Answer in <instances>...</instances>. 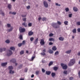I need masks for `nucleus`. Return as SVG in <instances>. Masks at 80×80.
Returning a JSON list of instances; mask_svg holds the SVG:
<instances>
[{
	"label": "nucleus",
	"mask_w": 80,
	"mask_h": 80,
	"mask_svg": "<svg viewBox=\"0 0 80 80\" xmlns=\"http://www.w3.org/2000/svg\"><path fill=\"white\" fill-rule=\"evenodd\" d=\"M19 38L20 39V40H22L23 39V36H22V35H21L19 36Z\"/></svg>",
	"instance_id": "f704fd0d"
},
{
	"label": "nucleus",
	"mask_w": 80,
	"mask_h": 80,
	"mask_svg": "<svg viewBox=\"0 0 80 80\" xmlns=\"http://www.w3.org/2000/svg\"><path fill=\"white\" fill-rule=\"evenodd\" d=\"M75 62V60L74 59H72L70 61V62L69 63L68 65L69 67L73 65L74 64Z\"/></svg>",
	"instance_id": "f257e3e1"
},
{
	"label": "nucleus",
	"mask_w": 80,
	"mask_h": 80,
	"mask_svg": "<svg viewBox=\"0 0 80 80\" xmlns=\"http://www.w3.org/2000/svg\"><path fill=\"white\" fill-rule=\"evenodd\" d=\"M61 65L63 69L64 70H66L67 69V65H64L63 63H61Z\"/></svg>",
	"instance_id": "39448f33"
},
{
	"label": "nucleus",
	"mask_w": 80,
	"mask_h": 80,
	"mask_svg": "<svg viewBox=\"0 0 80 80\" xmlns=\"http://www.w3.org/2000/svg\"><path fill=\"white\" fill-rule=\"evenodd\" d=\"M46 73L47 75H50L51 72L50 71H46Z\"/></svg>",
	"instance_id": "f3484780"
},
{
	"label": "nucleus",
	"mask_w": 80,
	"mask_h": 80,
	"mask_svg": "<svg viewBox=\"0 0 80 80\" xmlns=\"http://www.w3.org/2000/svg\"><path fill=\"white\" fill-rule=\"evenodd\" d=\"M27 9H29V8H30V6H28L27 7Z\"/></svg>",
	"instance_id": "09e8293b"
},
{
	"label": "nucleus",
	"mask_w": 80,
	"mask_h": 80,
	"mask_svg": "<svg viewBox=\"0 0 80 80\" xmlns=\"http://www.w3.org/2000/svg\"><path fill=\"white\" fill-rule=\"evenodd\" d=\"M53 70H54L55 71H57V70H58V68L57 67H54Z\"/></svg>",
	"instance_id": "393cba45"
},
{
	"label": "nucleus",
	"mask_w": 80,
	"mask_h": 80,
	"mask_svg": "<svg viewBox=\"0 0 80 80\" xmlns=\"http://www.w3.org/2000/svg\"><path fill=\"white\" fill-rule=\"evenodd\" d=\"M58 23L59 25H61V22L60 21H58Z\"/></svg>",
	"instance_id": "13d9d810"
},
{
	"label": "nucleus",
	"mask_w": 80,
	"mask_h": 80,
	"mask_svg": "<svg viewBox=\"0 0 80 80\" xmlns=\"http://www.w3.org/2000/svg\"><path fill=\"white\" fill-rule=\"evenodd\" d=\"M7 65V62L5 63H2L1 64V65L2 67H5V66H6Z\"/></svg>",
	"instance_id": "ddd939ff"
},
{
	"label": "nucleus",
	"mask_w": 80,
	"mask_h": 80,
	"mask_svg": "<svg viewBox=\"0 0 80 80\" xmlns=\"http://www.w3.org/2000/svg\"><path fill=\"white\" fill-rule=\"evenodd\" d=\"M53 35V34L52 33H51L49 35V37H52Z\"/></svg>",
	"instance_id": "c03bdc74"
},
{
	"label": "nucleus",
	"mask_w": 80,
	"mask_h": 80,
	"mask_svg": "<svg viewBox=\"0 0 80 80\" xmlns=\"http://www.w3.org/2000/svg\"><path fill=\"white\" fill-rule=\"evenodd\" d=\"M1 14L2 15H3V16H4V14L3 12H2L1 13Z\"/></svg>",
	"instance_id": "0e129e2a"
},
{
	"label": "nucleus",
	"mask_w": 80,
	"mask_h": 80,
	"mask_svg": "<svg viewBox=\"0 0 80 80\" xmlns=\"http://www.w3.org/2000/svg\"><path fill=\"white\" fill-rule=\"evenodd\" d=\"M49 45H53V43H52V42H50L49 43Z\"/></svg>",
	"instance_id": "680f3d73"
},
{
	"label": "nucleus",
	"mask_w": 80,
	"mask_h": 80,
	"mask_svg": "<svg viewBox=\"0 0 80 80\" xmlns=\"http://www.w3.org/2000/svg\"><path fill=\"white\" fill-rule=\"evenodd\" d=\"M76 29L75 28L72 30V32L74 33H76Z\"/></svg>",
	"instance_id": "5701e85b"
},
{
	"label": "nucleus",
	"mask_w": 80,
	"mask_h": 80,
	"mask_svg": "<svg viewBox=\"0 0 80 80\" xmlns=\"http://www.w3.org/2000/svg\"><path fill=\"white\" fill-rule=\"evenodd\" d=\"M57 48L55 46H53V47L52 48V50H53L54 51H55V50H57Z\"/></svg>",
	"instance_id": "2eb2a0df"
},
{
	"label": "nucleus",
	"mask_w": 80,
	"mask_h": 80,
	"mask_svg": "<svg viewBox=\"0 0 80 80\" xmlns=\"http://www.w3.org/2000/svg\"><path fill=\"white\" fill-rule=\"evenodd\" d=\"M12 54V52L11 51H10V50L8 51L7 53V55L8 56H10Z\"/></svg>",
	"instance_id": "6e6552de"
},
{
	"label": "nucleus",
	"mask_w": 80,
	"mask_h": 80,
	"mask_svg": "<svg viewBox=\"0 0 80 80\" xmlns=\"http://www.w3.org/2000/svg\"><path fill=\"white\" fill-rule=\"evenodd\" d=\"M22 45H25V41H22Z\"/></svg>",
	"instance_id": "3c124183"
},
{
	"label": "nucleus",
	"mask_w": 80,
	"mask_h": 80,
	"mask_svg": "<svg viewBox=\"0 0 80 80\" xmlns=\"http://www.w3.org/2000/svg\"><path fill=\"white\" fill-rule=\"evenodd\" d=\"M24 53V51H22L20 52V55H23Z\"/></svg>",
	"instance_id": "473e14b6"
},
{
	"label": "nucleus",
	"mask_w": 80,
	"mask_h": 80,
	"mask_svg": "<svg viewBox=\"0 0 80 80\" xmlns=\"http://www.w3.org/2000/svg\"><path fill=\"white\" fill-rule=\"evenodd\" d=\"M22 17H27V15H22Z\"/></svg>",
	"instance_id": "864d4df0"
},
{
	"label": "nucleus",
	"mask_w": 80,
	"mask_h": 80,
	"mask_svg": "<svg viewBox=\"0 0 80 80\" xmlns=\"http://www.w3.org/2000/svg\"><path fill=\"white\" fill-rule=\"evenodd\" d=\"M71 52V50H70L67 51L65 52V53H70Z\"/></svg>",
	"instance_id": "bb28decb"
},
{
	"label": "nucleus",
	"mask_w": 80,
	"mask_h": 80,
	"mask_svg": "<svg viewBox=\"0 0 80 80\" xmlns=\"http://www.w3.org/2000/svg\"><path fill=\"white\" fill-rule=\"evenodd\" d=\"M23 44L22 43H19L18 44V46L19 47H20L21 46H22Z\"/></svg>",
	"instance_id": "4be33fe9"
},
{
	"label": "nucleus",
	"mask_w": 80,
	"mask_h": 80,
	"mask_svg": "<svg viewBox=\"0 0 80 80\" xmlns=\"http://www.w3.org/2000/svg\"><path fill=\"white\" fill-rule=\"evenodd\" d=\"M76 25H78V26L80 25V22H76Z\"/></svg>",
	"instance_id": "c85d7f7f"
},
{
	"label": "nucleus",
	"mask_w": 80,
	"mask_h": 80,
	"mask_svg": "<svg viewBox=\"0 0 80 80\" xmlns=\"http://www.w3.org/2000/svg\"><path fill=\"white\" fill-rule=\"evenodd\" d=\"M40 43L42 45H43L45 44V42L43 40H41Z\"/></svg>",
	"instance_id": "4468645a"
},
{
	"label": "nucleus",
	"mask_w": 80,
	"mask_h": 80,
	"mask_svg": "<svg viewBox=\"0 0 80 80\" xmlns=\"http://www.w3.org/2000/svg\"><path fill=\"white\" fill-rule=\"evenodd\" d=\"M41 19H42L41 17H39L38 18V20L39 22H40V20Z\"/></svg>",
	"instance_id": "6e6d98bb"
},
{
	"label": "nucleus",
	"mask_w": 80,
	"mask_h": 80,
	"mask_svg": "<svg viewBox=\"0 0 80 80\" xmlns=\"http://www.w3.org/2000/svg\"><path fill=\"white\" fill-rule=\"evenodd\" d=\"M44 5L46 8H47L48 7V4L47 2L44 1L43 2Z\"/></svg>",
	"instance_id": "1a4fd4ad"
},
{
	"label": "nucleus",
	"mask_w": 80,
	"mask_h": 80,
	"mask_svg": "<svg viewBox=\"0 0 80 80\" xmlns=\"http://www.w3.org/2000/svg\"><path fill=\"white\" fill-rule=\"evenodd\" d=\"M34 39V38L33 37H32L30 39V40H33Z\"/></svg>",
	"instance_id": "4d7b16f0"
},
{
	"label": "nucleus",
	"mask_w": 80,
	"mask_h": 80,
	"mask_svg": "<svg viewBox=\"0 0 80 80\" xmlns=\"http://www.w3.org/2000/svg\"><path fill=\"white\" fill-rule=\"evenodd\" d=\"M19 30L20 33H23L25 32V28H22V27H20L19 28Z\"/></svg>",
	"instance_id": "20e7f679"
},
{
	"label": "nucleus",
	"mask_w": 80,
	"mask_h": 80,
	"mask_svg": "<svg viewBox=\"0 0 80 80\" xmlns=\"http://www.w3.org/2000/svg\"><path fill=\"white\" fill-rule=\"evenodd\" d=\"M36 75H38L39 74V71H36Z\"/></svg>",
	"instance_id": "de8ad7c7"
},
{
	"label": "nucleus",
	"mask_w": 80,
	"mask_h": 80,
	"mask_svg": "<svg viewBox=\"0 0 80 80\" xmlns=\"http://www.w3.org/2000/svg\"><path fill=\"white\" fill-rule=\"evenodd\" d=\"M8 68L9 70V73L10 74L14 73V71H12V70H13V67L12 66H9Z\"/></svg>",
	"instance_id": "7ed1b4c3"
},
{
	"label": "nucleus",
	"mask_w": 80,
	"mask_h": 80,
	"mask_svg": "<svg viewBox=\"0 0 80 80\" xmlns=\"http://www.w3.org/2000/svg\"><path fill=\"white\" fill-rule=\"evenodd\" d=\"M56 5L57 6H58L59 7H60V4H58V3H56Z\"/></svg>",
	"instance_id": "a18cd8bd"
},
{
	"label": "nucleus",
	"mask_w": 80,
	"mask_h": 80,
	"mask_svg": "<svg viewBox=\"0 0 80 80\" xmlns=\"http://www.w3.org/2000/svg\"><path fill=\"white\" fill-rule=\"evenodd\" d=\"M10 49L12 50H15V48L14 47H11L10 48Z\"/></svg>",
	"instance_id": "cd10ccee"
},
{
	"label": "nucleus",
	"mask_w": 80,
	"mask_h": 80,
	"mask_svg": "<svg viewBox=\"0 0 80 80\" xmlns=\"http://www.w3.org/2000/svg\"><path fill=\"white\" fill-rule=\"evenodd\" d=\"M42 52L40 53V54L42 57L45 56L46 55V53H45V52H46V49H44L42 50Z\"/></svg>",
	"instance_id": "423d86ee"
},
{
	"label": "nucleus",
	"mask_w": 80,
	"mask_h": 80,
	"mask_svg": "<svg viewBox=\"0 0 80 80\" xmlns=\"http://www.w3.org/2000/svg\"><path fill=\"white\" fill-rule=\"evenodd\" d=\"M73 77H70L69 78V80H73Z\"/></svg>",
	"instance_id": "49530a36"
},
{
	"label": "nucleus",
	"mask_w": 80,
	"mask_h": 80,
	"mask_svg": "<svg viewBox=\"0 0 80 80\" xmlns=\"http://www.w3.org/2000/svg\"><path fill=\"white\" fill-rule=\"evenodd\" d=\"M73 10L75 12H77V11H78V9H77V8L75 7H74L73 8Z\"/></svg>",
	"instance_id": "a211bd4d"
},
{
	"label": "nucleus",
	"mask_w": 80,
	"mask_h": 80,
	"mask_svg": "<svg viewBox=\"0 0 80 80\" xmlns=\"http://www.w3.org/2000/svg\"><path fill=\"white\" fill-rule=\"evenodd\" d=\"M2 52H3V49H2V48H0V52L2 53Z\"/></svg>",
	"instance_id": "603ef678"
},
{
	"label": "nucleus",
	"mask_w": 80,
	"mask_h": 80,
	"mask_svg": "<svg viewBox=\"0 0 80 80\" xmlns=\"http://www.w3.org/2000/svg\"><path fill=\"white\" fill-rule=\"evenodd\" d=\"M6 50V48H4L2 49V51H5Z\"/></svg>",
	"instance_id": "052dcab7"
},
{
	"label": "nucleus",
	"mask_w": 80,
	"mask_h": 80,
	"mask_svg": "<svg viewBox=\"0 0 80 80\" xmlns=\"http://www.w3.org/2000/svg\"><path fill=\"white\" fill-rule=\"evenodd\" d=\"M48 52L50 53V54H52L53 53V51L51 49H49L48 50Z\"/></svg>",
	"instance_id": "dca6fc26"
},
{
	"label": "nucleus",
	"mask_w": 80,
	"mask_h": 80,
	"mask_svg": "<svg viewBox=\"0 0 80 80\" xmlns=\"http://www.w3.org/2000/svg\"><path fill=\"white\" fill-rule=\"evenodd\" d=\"M7 25L8 26V27H10V24H7Z\"/></svg>",
	"instance_id": "5fc2aeb1"
},
{
	"label": "nucleus",
	"mask_w": 80,
	"mask_h": 80,
	"mask_svg": "<svg viewBox=\"0 0 80 80\" xmlns=\"http://www.w3.org/2000/svg\"><path fill=\"white\" fill-rule=\"evenodd\" d=\"M68 21H65L64 22V23L66 25H68Z\"/></svg>",
	"instance_id": "72a5a7b5"
},
{
	"label": "nucleus",
	"mask_w": 80,
	"mask_h": 80,
	"mask_svg": "<svg viewBox=\"0 0 80 80\" xmlns=\"http://www.w3.org/2000/svg\"><path fill=\"white\" fill-rule=\"evenodd\" d=\"M22 25L23 26H24L25 27H27V24L25 22H23L22 23Z\"/></svg>",
	"instance_id": "9b49d317"
},
{
	"label": "nucleus",
	"mask_w": 80,
	"mask_h": 80,
	"mask_svg": "<svg viewBox=\"0 0 80 80\" xmlns=\"http://www.w3.org/2000/svg\"><path fill=\"white\" fill-rule=\"evenodd\" d=\"M53 62H50L49 63V66H51V65L53 64Z\"/></svg>",
	"instance_id": "c756f323"
},
{
	"label": "nucleus",
	"mask_w": 80,
	"mask_h": 80,
	"mask_svg": "<svg viewBox=\"0 0 80 80\" xmlns=\"http://www.w3.org/2000/svg\"><path fill=\"white\" fill-rule=\"evenodd\" d=\"M52 25L54 28H59V25L57 24V23H53L52 24Z\"/></svg>",
	"instance_id": "f03ea898"
},
{
	"label": "nucleus",
	"mask_w": 80,
	"mask_h": 80,
	"mask_svg": "<svg viewBox=\"0 0 80 80\" xmlns=\"http://www.w3.org/2000/svg\"><path fill=\"white\" fill-rule=\"evenodd\" d=\"M49 40H53V38H50Z\"/></svg>",
	"instance_id": "338daca9"
},
{
	"label": "nucleus",
	"mask_w": 80,
	"mask_h": 80,
	"mask_svg": "<svg viewBox=\"0 0 80 80\" xmlns=\"http://www.w3.org/2000/svg\"><path fill=\"white\" fill-rule=\"evenodd\" d=\"M13 30V28H11L10 29H8V32H11V31H12V30Z\"/></svg>",
	"instance_id": "2f4dec72"
},
{
	"label": "nucleus",
	"mask_w": 80,
	"mask_h": 80,
	"mask_svg": "<svg viewBox=\"0 0 80 80\" xmlns=\"http://www.w3.org/2000/svg\"><path fill=\"white\" fill-rule=\"evenodd\" d=\"M38 42V40H36L34 42V43L35 44V45H37V42Z\"/></svg>",
	"instance_id": "58836bf2"
},
{
	"label": "nucleus",
	"mask_w": 80,
	"mask_h": 80,
	"mask_svg": "<svg viewBox=\"0 0 80 80\" xmlns=\"http://www.w3.org/2000/svg\"><path fill=\"white\" fill-rule=\"evenodd\" d=\"M11 62H12V63H16L15 65L17 66V63H16V59H12L10 60Z\"/></svg>",
	"instance_id": "0eeeda50"
},
{
	"label": "nucleus",
	"mask_w": 80,
	"mask_h": 80,
	"mask_svg": "<svg viewBox=\"0 0 80 80\" xmlns=\"http://www.w3.org/2000/svg\"><path fill=\"white\" fill-rule=\"evenodd\" d=\"M32 25V24L31 23H29L28 24V26H29V27H31Z\"/></svg>",
	"instance_id": "ea45409f"
},
{
	"label": "nucleus",
	"mask_w": 80,
	"mask_h": 80,
	"mask_svg": "<svg viewBox=\"0 0 80 80\" xmlns=\"http://www.w3.org/2000/svg\"><path fill=\"white\" fill-rule=\"evenodd\" d=\"M65 10L66 12H68L69 11V9L68 8H65Z\"/></svg>",
	"instance_id": "c9c22d12"
},
{
	"label": "nucleus",
	"mask_w": 80,
	"mask_h": 80,
	"mask_svg": "<svg viewBox=\"0 0 80 80\" xmlns=\"http://www.w3.org/2000/svg\"><path fill=\"white\" fill-rule=\"evenodd\" d=\"M59 53V52L58 51H57L56 52H55L54 55H58V53Z\"/></svg>",
	"instance_id": "b1692460"
},
{
	"label": "nucleus",
	"mask_w": 80,
	"mask_h": 80,
	"mask_svg": "<svg viewBox=\"0 0 80 80\" xmlns=\"http://www.w3.org/2000/svg\"><path fill=\"white\" fill-rule=\"evenodd\" d=\"M63 73L65 75H67V71L65 70L63 72Z\"/></svg>",
	"instance_id": "7c9ffc66"
},
{
	"label": "nucleus",
	"mask_w": 80,
	"mask_h": 80,
	"mask_svg": "<svg viewBox=\"0 0 80 80\" xmlns=\"http://www.w3.org/2000/svg\"><path fill=\"white\" fill-rule=\"evenodd\" d=\"M59 40H64V38L63 37H60L59 38Z\"/></svg>",
	"instance_id": "6ab92c4d"
},
{
	"label": "nucleus",
	"mask_w": 80,
	"mask_h": 80,
	"mask_svg": "<svg viewBox=\"0 0 80 80\" xmlns=\"http://www.w3.org/2000/svg\"><path fill=\"white\" fill-rule=\"evenodd\" d=\"M77 30L78 32H80V28H78L77 29Z\"/></svg>",
	"instance_id": "8fccbe9b"
},
{
	"label": "nucleus",
	"mask_w": 80,
	"mask_h": 80,
	"mask_svg": "<svg viewBox=\"0 0 80 80\" xmlns=\"http://www.w3.org/2000/svg\"><path fill=\"white\" fill-rule=\"evenodd\" d=\"M78 56H80V52H79L78 53Z\"/></svg>",
	"instance_id": "69168bd1"
},
{
	"label": "nucleus",
	"mask_w": 80,
	"mask_h": 80,
	"mask_svg": "<svg viewBox=\"0 0 80 80\" xmlns=\"http://www.w3.org/2000/svg\"><path fill=\"white\" fill-rule=\"evenodd\" d=\"M8 7L9 9V10H11V7H12V6L10 4H9L8 6Z\"/></svg>",
	"instance_id": "412c9836"
},
{
	"label": "nucleus",
	"mask_w": 80,
	"mask_h": 80,
	"mask_svg": "<svg viewBox=\"0 0 80 80\" xmlns=\"http://www.w3.org/2000/svg\"><path fill=\"white\" fill-rule=\"evenodd\" d=\"M42 72L43 73H45V69H44L42 68Z\"/></svg>",
	"instance_id": "37998d69"
},
{
	"label": "nucleus",
	"mask_w": 80,
	"mask_h": 80,
	"mask_svg": "<svg viewBox=\"0 0 80 80\" xmlns=\"http://www.w3.org/2000/svg\"><path fill=\"white\" fill-rule=\"evenodd\" d=\"M28 70V69L27 68H26L25 70V72H27V71Z\"/></svg>",
	"instance_id": "e2e57ef3"
},
{
	"label": "nucleus",
	"mask_w": 80,
	"mask_h": 80,
	"mask_svg": "<svg viewBox=\"0 0 80 80\" xmlns=\"http://www.w3.org/2000/svg\"><path fill=\"white\" fill-rule=\"evenodd\" d=\"M52 77H54V76H55V73L54 72L52 73Z\"/></svg>",
	"instance_id": "e433bc0d"
},
{
	"label": "nucleus",
	"mask_w": 80,
	"mask_h": 80,
	"mask_svg": "<svg viewBox=\"0 0 80 80\" xmlns=\"http://www.w3.org/2000/svg\"><path fill=\"white\" fill-rule=\"evenodd\" d=\"M22 20L24 21V22H26L27 21V18H24L22 19Z\"/></svg>",
	"instance_id": "a19ab883"
},
{
	"label": "nucleus",
	"mask_w": 80,
	"mask_h": 80,
	"mask_svg": "<svg viewBox=\"0 0 80 80\" xmlns=\"http://www.w3.org/2000/svg\"><path fill=\"white\" fill-rule=\"evenodd\" d=\"M22 67H23V65H22V64L20 65V66H19V68H22Z\"/></svg>",
	"instance_id": "bf43d9fd"
},
{
	"label": "nucleus",
	"mask_w": 80,
	"mask_h": 80,
	"mask_svg": "<svg viewBox=\"0 0 80 80\" xmlns=\"http://www.w3.org/2000/svg\"><path fill=\"white\" fill-rule=\"evenodd\" d=\"M9 14H12V15H16V14H17V12H9Z\"/></svg>",
	"instance_id": "f8f14e48"
},
{
	"label": "nucleus",
	"mask_w": 80,
	"mask_h": 80,
	"mask_svg": "<svg viewBox=\"0 0 80 80\" xmlns=\"http://www.w3.org/2000/svg\"><path fill=\"white\" fill-rule=\"evenodd\" d=\"M31 77L32 78H33L34 77V75H33V74L31 76Z\"/></svg>",
	"instance_id": "774afa93"
},
{
	"label": "nucleus",
	"mask_w": 80,
	"mask_h": 80,
	"mask_svg": "<svg viewBox=\"0 0 80 80\" xmlns=\"http://www.w3.org/2000/svg\"><path fill=\"white\" fill-rule=\"evenodd\" d=\"M33 34V32H32V31L29 32L28 33L29 36H31V35H32Z\"/></svg>",
	"instance_id": "9d476101"
},
{
	"label": "nucleus",
	"mask_w": 80,
	"mask_h": 80,
	"mask_svg": "<svg viewBox=\"0 0 80 80\" xmlns=\"http://www.w3.org/2000/svg\"><path fill=\"white\" fill-rule=\"evenodd\" d=\"M35 58V55L32 56L31 58L32 61H33V59H34V58Z\"/></svg>",
	"instance_id": "a878e982"
},
{
	"label": "nucleus",
	"mask_w": 80,
	"mask_h": 80,
	"mask_svg": "<svg viewBox=\"0 0 80 80\" xmlns=\"http://www.w3.org/2000/svg\"><path fill=\"white\" fill-rule=\"evenodd\" d=\"M72 14H70L69 15V18H72Z\"/></svg>",
	"instance_id": "79ce46f5"
},
{
	"label": "nucleus",
	"mask_w": 80,
	"mask_h": 80,
	"mask_svg": "<svg viewBox=\"0 0 80 80\" xmlns=\"http://www.w3.org/2000/svg\"><path fill=\"white\" fill-rule=\"evenodd\" d=\"M42 21L43 22H44V21H46V20H47V18L45 17L42 18Z\"/></svg>",
	"instance_id": "aec40b11"
},
{
	"label": "nucleus",
	"mask_w": 80,
	"mask_h": 80,
	"mask_svg": "<svg viewBox=\"0 0 80 80\" xmlns=\"http://www.w3.org/2000/svg\"><path fill=\"white\" fill-rule=\"evenodd\" d=\"M5 42L7 43H9L10 42V40H6Z\"/></svg>",
	"instance_id": "4c0bfd02"
}]
</instances>
